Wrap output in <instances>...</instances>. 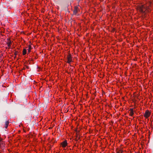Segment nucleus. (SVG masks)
<instances>
[{
    "label": "nucleus",
    "instance_id": "f8f14e48",
    "mask_svg": "<svg viewBox=\"0 0 153 153\" xmlns=\"http://www.w3.org/2000/svg\"><path fill=\"white\" fill-rule=\"evenodd\" d=\"M1 149L2 150H3L4 149V147L2 146H1L0 149Z\"/></svg>",
    "mask_w": 153,
    "mask_h": 153
},
{
    "label": "nucleus",
    "instance_id": "1a4fd4ad",
    "mask_svg": "<svg viewBox=\"0 0 153 153\" xmlns=\"http://www.w3.org/2000/svg\"><path fill=\"white\" fill-rule=\"evenodd\" d=\"M26 52H27L26 50L25 49V48L24 49H23V53H22L23 55H25V54H26Z\"/></svg>",
    "mask_w": 153,
    "mask_h": 153
},
{
    "label": "nucleus",
    "instance_id": "9b49d317",
    "mask_svg": "<svg viewBox=\"0 0 153 153\" xmlns=\"http://www.w3.org/2000/svg\"><path fill=\"white\" fill-rule=\"evenodd\" d=\"M77 11V7H75V9L74 10V13H76Z\"/></svg>",
    "mask_w": 153,
    "mask_h": 153
},
{
    "label": "nucleus",
    "instance_id": "423d86ee",
    "mask_svg": "<svg viewBox=\"0 0 153 153\" xmlns=\"http://www.w3.org/2000/svg\"><path fill=\"white\" fill-rule=\"evenodd\" d=\"M31 49L32 48L31 45H28V48L27 49L28 53H29L30 52Z\"/></svg>",
    "mask_w": 153,
    "mask_h": 153
},
{
    "label": "nucleus",
    "instance_id": "ddd939ff",
    "mask_svg": "<svg viewBox=\"0 0 153 153\" xmlns=\"http://www.w3.org/2000/svg\"><path fill=\"white\" fill-rule=\"evenodd\" d=\"M42 87H40V88H39V90H41V91L42 90V89H41V88H42Z\"/></svg>",
    "mask_w": 153,
    "mask_h": 153
},
{
    "label": "nucleus",
    "instance_id": "39448f33",
    "mask_svg": "<svg viewBox=\"0 0 153 153\" xmlns=\"http://www.w3.org/2000/svg\"><path fill=\"white\" fill-rule=\"evenodd\" d=\"M7 43V45L8 48H10V47L11 46V41H10V40L9 39L8 40Z\"/></svg>",
    "mask_w": 153,
    "mask_h": 153
},
{
    "label": "nucleus",
    "instance_id": "2eb2a0df",
    "mask_svg": "<svg viewBox=\"0 0 153 153\" xmlns=\"http://www.w3.org/2000/svg\"><path fill=\"white\" fill-rule=\"evenodd\" d=\"M5 118H6V119H7V117H5Z\"/></svg>",
    "mask_w": 153,
    "mask_h": 153
},
{
    "label": "nucleus",
    "instance_id": "20e7f679",
    "mask_svg": "<svg viewBox=\"0 0 153 153\" xmlns=\"http://www.w3.org/2000/svg\"><path fill=\"white\" fill-rule=\"evenodd\" d=\"M61 145L63 147H65L66 146L67 144V143L66 140H65L63 142L61 143Z\"/></svg>",
    "mask_w": 153,
    "mask_h": 153
},
{
    "label": "nucleus",
    "instance_id": "7ed1b4c3",
    "mask_svg": "<svg viewBox=\"0 0 153 153\" xmlns=\"http://www.w3.org/2000/svg\"><path fill=\"white\" fill-rule=\"evenodd\" d=\"M150 112L149 111L146 110L144 114V117L147 118L150 116Z\"/></svg>",
    "mask_w": 153,
    "mask_h": 153
},
{
    "label": "nucleus",
    "instance_id": "4468645a",
    "mask_svg": "<svg viewBox=\"0 0 153 153\" xmlns=\"http://www.w3.org/2000/svg\"><path fill=\"white\" fill-rule=\"evenodd\" d=\"M96 92V91H95V93H94V95H95V93Z\"/></svg>",
    "mask_w": 153,
    "mask_h": 153
},
{
    "label": "nucleus",
    "instance_id": "f03ea898",
    "mask_svg": "<svg viewBox=\"0 0 153 153\" xmlns=\"http://www.w3.org/2000/svg\"><path fill=\"white\" fill-rule=\"evenodd\" d=\"M67 62L68 63H70L72 62V57L71 54H69L67 57Z\"/></svg>",
    "mask_w": 153,
    "mask_h": 153
},
{
    "label": "nucleus",
    "instance_id": "6e6552de",
    "mask_svg": "<svg viewBox=\"0 0 153 153\" xmlns=\"http://www.w3.org/2000/svg\"><path fill=\"white\" fill-rule=\"evenodd\" d=\"M130 115L131 116H132V115L134 114L133 111V109H130Z\"/></svg>",
    "mask_w": 153,
    "mask_h": 153
},
{
    "label": "nucleus",
    "instance_id": "f257e3e1",
    "mask_svg": "<svg viewBox=\"0 0 153 153\" xmlns=\"http://www.w3.org/2000/svg\"><path fill=\"white\" fill-rule=\"evenodd\" d=\"M137 10L141 13H147L150 11L149 7L146 4L138 5L137 7Z\"/></svg>",
    "mask_w": 153,
    "mask_h": 153
},
{
    "label": "nucleus",
    "instance_id": "9d476101",
    "mask_svg": "<svg viewBox=\"0 0 153 153\" xmlns=\"http://www.w3.org/2000/svg\"><path fill=\"white\" fill-rule=\"evenodd\" d=\"M76 141H77L78 140H79V139L80 138H79V137H78V134H77V133H76Z\"/></svg>",
    "mask_w": 153,
    "mask_h": 153
},
{
    "label": "nucleus",
    "instance_id": "0eeeda50",
    "mask_svg": "<svg viewBox=\"0 0 153 153\" xmlns=\"http://www.w3.org/2000/svg\"><path fill=\"white\" fill-rule=\"evenodd\" d=\"M9 122L8 121H6L5 122V128H7L8 127V125L9 123Z\"/></svg>",
    "mask_w": 153,
    "mask_h": 153
}]
</instances>
